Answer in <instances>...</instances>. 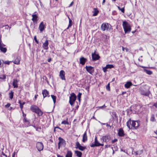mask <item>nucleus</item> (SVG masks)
Returning a JSON list of instances; mask_svg holds the SVG:
<instances>
[{
    "mask_svg": "<svg viewBox=\"0 0 157 157\" xmlns=\"http://www.w3.org/2000/svg\"><path fill=\"white\" fill-rule=\"evenodd\" d=\"M35 113H36L39 116H41L43 114V112L39 108L36 110Z\"/></svg>",
    "mask_w": 157,
    "mask_h": 157,
    "instance_id": "nucleus-18",
    "label": "nucleus"
},
{
    "mask_svg": "<svg viewBox=\"0 0 157 157\" xmlns=\"http://www.w3.org/2000/svg\"><path fill=\"white\" fill-rule=\"evenodd\" d=\"M132 85V83L131 82H128L124 85V87L127 88H130V86Z\"/></svg>",
    "mask_w": 157,
    "mask_h": 157,
    "instance_id": "nucleus-21",
    "label": "nucleus"
},
{
    "mask_svg": "<svg viewBox=\"0 0 157 157\" xmlns=\"http://www.w3.org/2000/svg\"><path fill=\"white\" fill-rule=\"evenodd\" d=\"M57 128H58V129H61V128L59 127H55L54 128V132H55L56 131V129H57Z\"/></svg>",
    "mask_w": 157,
    "mask_h": 157,
    "instance_id": "nucleus-51",
    "label": "nucleus"
},
{
    "mask_svg": "<svg viewBox=\"0 0 157 157\" xmlns=\"http://www.w3.org/2000/svg\"><path fill=\"white\" fill-rule=\"evenodd\" d=\"M38 96V95H35V97H34V98H35V99H36V98H37V97Z\"/></svg>",
    "mask_w": 157,
    "mask_h": 157,
    "instance_id": "nucleus-62",
    "label": "nucleus"
},
{
    "mask_svg": "<svg viewBox=\"0 0 157 157\" xmlns=\"http://www.w3.org/2000/svg\"><path fill=\"white\" fill-rule=\"evenodd\" d=\"M106 107V106L105 105H104L102 106L98 107V108L100 109H102L103 108H105Z\"/></svg>",
    "mask_w": 157,
    "mask_h": 157,
    "instance_id": "nucleus-48",
    "label": "nucleus"
},
{
    "mask_svg": "<svg viewBox=\"0 0 157 157\" xmlns=\"http://www.w3.org/2000/svg\"><path fill=\"white\" fill-rule=\"evenodd\" d=\"M111 27V25L107 23H104L101 25V28L103 31H109Z\"/></svg>",
    "mask_w": 157,
    "mask_h": 157,
    "instance_id": "nucleus-3",
    "label": "nucleus"
},
{
    "mask_svg": "<svg viewBox=\"0 0 157 157\" xmlns=\"http://www.w3.org/2000/svg\"><path fill=\"white\" fill-rule=\"evenodd\" d=\"M2 155L3 156L6 155V154H4L3 152H2Z\"/></svg>",
    "mask_w": 157,
    "mask_h": 157,
    "instance_id": "nucleus-63",
    "label": "nucleus"
},
{
    "mask_svg": "<svg viewBox=\"0 0 157 157\" xmlns=\"http://www.w3.org/2000/svg\"><path fill=\"white\" fill-rule=\"evenodd\" d=\"M59 142L58 143V149L60 148V146L64 145L65 143V140L60 137H59L58 138Z\"/></svg>",
    "mask_w": 157,
    "mask_h": 157,
    "instance_id": "nucleus-9",
    "label": "nucleus"
},
{
    "mask_svg": "<svg viewBox=\"0 0 157 157\" xmlns=\"http://www.w3.org/2000/svg\"><path fill=\"white\" fill-rule=\"evenodd\" d=\"M117 7H118V9H119V10H121L122 13H124V8H121L119 6H117Z\"/></svg>",
    "mask_w": 157,
    "mask_h": 157,
    "instance_id": "nucleus-37",
    "label": "nucleus"
},
{
    "mask_svg": "<svg viewBox=\"0 0 157 157\" xmlns=\"http://www.w3.org/2000/svg\"><path fill=\"white\" fill-rule=\"evenodd\" d=\"M36 147L37 150L39 151H40L42 150L44 148V146L43 144L41 142H38L36 143Z\"/></svg>",
    "mask_w": 157,
    "mask_h": 157,
    "instance_id": "nucleus-8",
    "label": "nucleus"
},
{
    "mask_svg": "<svg viewBox=\"0 0 157 157\" xmlns=\"http://www.w3.org/2000/svg\"><path fill=\"white\" fill-rule=\"evenodd\" d=\"M106 67L108 69H111L114 67V66L112 64H107L106 66Z\"/></svg>",
    "mask_w": 157,
    "mask_h": 157,
    "instance_id": "nucleus-32",
    "label": "nucleus"
},
{
    "mask_svg": "<svg viewBox=\"0 0 157 157\" xmlns=\"http://www.w3.org/2000/svg\"><path fill=\"white\" fill-rule=\"evenodd\" d=\"M48 40H46L45 42L43 44V47L44 49L47 50L48 49Z\"/></svg>",
    "mask_w": 157,
    "mask_h": 157,
    "instance_id": "nucleus-16",
    "label": "nucleus"
},
{
    "mask_svg": "<svg viewBox=\"0 0 157 157\" xmlns=\"http://www.w3.org/2000/svg\"><path fill=\"white\" fill-rule=\"evenodd\" d=\"M15 152H14V153H13V154L12 155V157H15Z\"/></svg>",
    "mask_w": 157,
    "mask_h": 157,
    "instance_id": "nucleus-57",
    "label": "nucleus"
},
{
    "mask_svg": "<svg viewBox=\"0 0 157 157\" xmlns=\"http://www.w3.org/2000/svg\"><path fill=\"white\" fill-rule=\"evenodd\" d=\"M18 81L17 79H14L13 82V86L14 88H17L18 87V85L17 83Z\"/></svg>",
    "mask_w": 157,
    "mask_h": 157,
    "instance_id": "nucleus-22",
    "label": "nucleus"
},
{
    "mask_svg": "<svg viewBox=\"0 0 157 157\" xmlns=\"http://www.w3.org/2000/svg\"><path fill=\"white\" fill-rule=\"evenodd\" d=\"M1 47H3L5 46V45L2 43L1 39L0 38V48H1Z\"/></svg>",
    "mask_w": 157,
    "mask_h": 157,
    "instance_id": "nucleus-40",
    "label": "nucleus"
},
{
    "mask_svg": "<svg viewBox=\"0 0 157 157\" xmlns=\"http://www.w3.org/2000/svg\"><path fill=\"white\" fill-rule=\"evenodd\" d=\"M57 157H63L62 156H61L59 155V154H57Z\"/></svg>",
    "mask_w": 157,
    "mask_h": 157,
    "instance_id": "nucleus-58",
    "label": "nucleus"
},
{
    "mask_svg": "<svg viewBox=\"0 0 157 157\" xmlns=\"http://www.w3.org/2000/svg\"><path fill=\"white\" fill-rule=\"evenodd\" d=\"M118 134V136H120L122 137L124 136V134L122 128H121L119 129Z\"/></svg>",
    "mask_w": 157,
    "mask_h": 157,
    "instance_id": "nucleus-14",
    "label": "nucleus"
},
{
    "mask_svg": "<svg viewBox=\"0 0 157 157\" xmlns=\"http://www.w3.org/2000/svg\"><path fill=\"white\" fill-rule=\"evenodd\" d=\"M105 125H106V126H109V127H110V128H111V126L109 125V124H107V123H105Z\"/></svg>",
    "mask_w": 157,
    "mask_h": 157,
    "instance_id": "nucleus-56",
    "label": "nucleus"
},
{
    "mask_svg": "<svg viewBox=\"0 0 157 157\" xmlns=\"http://www.w3.org/2000/svg\"><path fill=\"white\" fill-rule=\"evenodd\" d=\"M122 50L123 51H124V49H125V48H124L123 47H122Z\"/></svg>",
    "mask_w": 157,
    "mask_h": 157,
    "instance_id": "nucleus-61",
    "label": "nucleus"
},
{
    "mask_svg": "<svg viewBox=\"0 0 157 157\" xmlns=\"http://www.w3.org/2000/svg\"><path fill=\"white\" fill-rule=\"evenodd\" d=\"M13 92L11 91L9 94V97L11 99H12L13 98Z\"/></svg>",
    "mask_w": 157,
    "mask_h": 157,
    "instance_id": "nucleus-36",
    "label": "nucleus"
},
{
    "mask_svg": "<svg viewBox=\"0 0 157 157\" xmlns=\"http://www.w3.org/2000/svg\"><path fill=\"white\" fill-rule=\"evenodd\" d=\"M76 148L77 149H78L79 150L82 151H83L84 149L86 148L85 147H83L80 145V144L78 142H77L76 143Z\"/></svg>",
    "mask_w": 157,
    "mask_h": 157,
    "instance_id": "nucleus-12",
    "label": "nucleus"
},
{
    "mask_svg": "<svg viewBox=\"0 0 157 157\" xmlns=\"http://www.w3.org/2000/svg\"><path fill=\"white\" fill-rule=\"evenodd\" d=\"M26 115L25 114H24V113L23 112V116L24 117V118L25 117V118L26 117Z\"/></svg>",
    "mask_w": 157,
    "mask_h": 157,
    "instance_id": "nucleus-60",
    "label": "nucleus"
},
{
    "mask_svg": "<svg viewBox=\"0 0 157 157\" xmlns=\"http://www.w3.org/2000/svg\"><path fill=\"white\" fill-rule=\"evenodd\" d=\"M154 105L157 108V102Z\"/></svg>",
    "mask_w": 157,
    "mask_h": 157,
    "instance_id": "nucleus-59",
    "label": "nucleus"
},
{
    "mask_svg": "<svg viewBox=\"0 0 157 157\" xmlns=\"http://www.w3.org/2000/svg\"><path fill=\"white\" fill-rule=\"evenodd\" d=\"M107 68L106 66L102 68V70L104 72H105L107 71Z\"/></svg>",
    "mask_w": 157,
    "mask_h": 157,
    "instance_id": "nucleus-43",
    "label": "nucleus"
},
{
    "mask_svg": "<svg viewBox=\"0 0 157 157\" xmlns=\"http://www.w3.org/2000/svg\"><path fill=\"white\" fill-rule=\"evenodd\" d=\"M6 77L5 75H2L0 77V82H2L6 79Z\"/></svg>",
    "mask_w": 157,
    "mask_h": 157,
    "instance_id": "nucleus-28",
    "label": "nucleus"
},
{
    "mask_svg": "<svg viewBox=\"0 0 157 157\" xmlns=\"http://www.w3.org/2000/svg\"><path fill=\"white\" fill-rule=\"evenodd\" d=\"M106 89L108 90H110L109 83L106 86Z\"/></svg>",
    "mask_w": 157,
    "mask_h": 157,
    "instance_id": "nucleus-42",
    "label": "nucleus"
},
{
    "mask_svg": "<svg viewBox=\"0 0 157 157\" xmlns=\"http://www.w3.org/2000/svg\"><path fill=\"white\" fill-rule=\"evenodd\" d=\"M10 105V103H8L6 105H5L6 107L8 108L9 107Z\"/></svg>",
    "mask_w": 157,
    "mask_h": 157,
    "instance_id": "nucleus-50",
    "label": "nucleus"
},
{
    "mask_svg": "<svg viewBox=\"0 0 157 157\" xmlns=\"http://www.w3.org/2000/svg\"><path fill=\"white\" fill-rule=\"evenodd\" d=\"M20 58L19 57H17L14 61L13 62L15 64H18L20 63Z\"/></svg>",
    "mask_w": 157,
    "mask_h": 157,
    "instance_id": "nucleus-23",
    "label": "nucleus"
},
{
    "mask_svg": "<svg viewBox=\"0 0 157 157\" xmlns=\"http://www.w3.org/2000/svg\"><path fill=\"white\" fill-rule=\"evenodd\" d=\"M122 25L125 33H128L131 31L130 26L129 23L126 21H124Z\"/></svg>",
    "mask_w": 157,
    "mask_h": 157,
    "instance_id": "nucleus-2",
    "label": "nucleus"
},
{
    "mask_svg": "<svg viewBox=\"0 0 157 157\" xmlns=\"http://www.w3.org/2000/svg\"><path fill=\"white\" fill-rule=\"evenodd\" d=\"M68 18L69 20V25L68 26V27L67 29H68L70 27H71V26H72V21L70 19V17H68Z\"/></svg>",
    "mask_w": 157,
    "mask_h": 157,
    "instance_id": "nucleus-30",
    "label": "nucleus"
},
{
    "mask_svg": "<svg viewBox=\"0 0 157 157\" xmlns=\"http://www.w3.org/2000/svg\"><path fill=\"white\" fill-rule=\"evenodd\" d=\"M73 4V2H72L71 4H70L69 6H68L69 7H71L72 6Z\"/></svg>",
    "mask_w": 157,
    "mask_h": 157,
    "instance_id": "nucleus-54",
    "label": "nucleus"
},
{
    "mask_svg": "<svg viewBox=\"0 0 157 157\" xmlns=\"http://www.w3.org/2000/svg\"><path fill=\"white\" fill-rule=\"evenodd\" d=\"M0 50L2 51V52L5 53L6 52L7 49L5 47H1V48H0Z\"/></svg>",
    "mask_w": 157,
    "mask_h": 157,
    "instance_id": "nucleus-31",
    "label": "nucleus"
},
{
    "mask_svg": "<svg viewBox=\"0 0 157 157\" xmlns=\"http://www.w3.org/2000/svg\"><path fill=\"white\" fill-rule=\"evenodd\" d=\"M76 99V96L75 94L73 93L70 94L69 97V103L71 105H72L74 103Z\"/></svg>",
    "mask_w": 157,
    "mask_h": 157,
    "instance_id": "nucleus-4",
    "label": "nucleus"
},
{
    "mask_svg": "<svg viewBox=\"0 0 157 157\" xmlns=\"http://www.w3.org/2000/svg\"><path fill=\"white\" fill-rule=\"evenodd\" d=\"M23 121L24 122H29V121L27 119L26 117L25 118V117L23 119Z\"/></svg>",
    "mask_w": 157,
    "mask_h": 157,
    "instance_id": "nucleus-49",
    "label": "nucleus"
},
{
    "mask_svg": "<svg viewBox=\"0 0 157 157\" xmlns=\"http://www.w3.org/2000/svg\"><path fill=\"white\" fill-rule=\"evenodd\" d=\"M61 124H68V122L66 121H63L62 122Z\"/></svg>",
    "mask_w": 157,
    "mask_h": 157,
    "instance_id": "nucleus-46",
    "label": "nucleus"
},
{
    "mask_svg": "<svg viewBox=\"0 0 157 157\" xmlns=\"http://www.w3.org/2000/svg\"><path fill=\"white\" fill-rule=\"evenodd\" d=\"M39 2H40V5L41 6V7H43V6L42 4V3L41 2V1L39 0Z\"/></svg>",
    "mask_w": 157,
    "mask_h": 157,
    "instance_id": "nucleus-52",
    "label": "nucleus"
},
{
    "mask_svg": "<svg viewBox=\"0 0 157 157\" xmlns=\"http://www.w3.org/2000/svg\"><path fill=\"white\" fill-rule=\"evenodd\" d=\"M87 140V136L86 135V132H85L83 136V138H82V141L83 142H85L86 140Z\"/></svg>",
    "mask_w": 157,
    "mask_h": 157,
    "instance_id": "nucleus-24",
    "label": "nucleus"
},
{
    "mask_svg": "<svg viewBox=\"0 0 157 157\" xmlns=\"http://www.w3.org/2000/svg\"><path fill=\"white\" fill-rule=\"evenodd\" d=\"M52 60V59L51 58H49L48 60V62H51V61Z\"/></svg>",
    "mask_w": 157,
    "mask_h": 157,
    "instance_id": "nucleus-55",
    "label": "nucleus"
},
{
    "mask_svg": "<svg viewBox=\"0 0 157 157\" xmlns=\"http://www.w3.org/2000/svg\"><path fill=\"white\" fill-rule=\"evenodd\" d=\"M114 80H115V78H113L112 79V82H113V81H114Z\"/></svg>",
    "mask_w": 157,
    "mask_h": 157,
    "instance_id": "nucleus-64",
    "label": "nucleus"
},
{
    "mask_svg": "<svg viewBox=\"0 0 157 157\" xmlns=\"http://www.w3.org/2000/svg\"><path fill=\"white\" fill-rule=\"evenodd\" d=\"M19 103L20 104V107L21 109H22L23 108V105L25 104V102H23L22 103L21 102V101H20L19 102Z\"/></svg>",
    "mask_w": 157,
    "mask_h": 157,
    "instance_id": "nucleus-35",
    "label": "nucleus"
},
{
    "mask_svg": "<svg viewBox=\"0 0 157 157\" xmlns=\"http://www.w3.org/2000/svg\"><path fill=\"white\" fill-rule=\"evenodd\" d=\"M45 28V25L44 24V22L43 21L41 22L39 25L38 28L39 30L40 31V32H42L44 29Z\"/></svg>",
    "mask_w": 157,
    "mask_h": 157,
    "instance_id": "nucleus-11",
    "label": "nucleus"
},
{
    "mask_svg": "<svg viewBox=\"0 0 157 157\" xmlns=\"http://www.w3.org/2000/svg\"><path fill=\"white\" fill-rule=\"evenodd\" d=\"M141 94L143 95L146 96H148L149 94V92L148 91H142Z\"/></svg>",
    "mask_w": 157,
    "mask_h": 157,
    "instance_id": "nucleus-29",
    "label": "nucleus"
},
{
    "mask_svg": "<svg viewBox=\"0 0 157 157\" xmlns=\"http://www.w3.org/2000/svg\"><path fill=\"white\" fill-rule=\"evenodd\" d=\"M86 61V59L84 57H81L80 58V63L82 65H84Z\"/></svg>",
    "mask_w": 157,
    "mask_h": 157,
    "instance_id": "nucleus-15",
    "label": "nucleus"
},
{
    "mask_svg": "<svg viewBox=\"0 0 157 157\" xmlns=\"http://www.w3.org/2000/svg\"><path fill=\"white\" fill-rule=\"evenodd\" d=\"M118 140L117 139H114V140H112V143H114L115 142H116Z\"/></svg>",
    "mask_w": 157,
    "mask_h": 157,
    "instance_id": "nucleus-47",
    "label": "nucleus"
},
{
    "mask_svg": "<svg viewBox=\"0 0 157 157\" xmlns=\"http://www.w3.org/2000/svg\"><path fill=\"white\" fill-rule=\"evenodd\" d=\"M136 155H140L141 154V153H140L139 152L137 151L135 152Z\"/></svg>",
    "mask_w": 157,
    "mask_h": 157,
    "instance_id": "nucleus-53",
    "label": "nucleus"
},
{
    "mask_svg": "<svg viewBox=\"0 0 157 157\" xmlns=\"http://www.w3.org/2000/svg\"><path fill=\"white\" fill-rule=\"evenodd\" d=\"M42 94L43 95L44 98L48 96L49 92L46 90H44L42 91Z\"/></svg>",
    "mask_w": 157,
    "mask_h": 157,
    "instance_id": "nucleus-17",
    "label": "nucleus"
},
{
    "mask_svg": "<svg viewBox=\"0 0 157 157\" xmlns=\"http://www.w3.org/2000/svg\"><path fill=\"white\" fill-rule=\"evenodd\" d=\"M33 17L32 20L34 22H36L37 20L38 16L36 14H33L32 15Z\"/></svg>",
    "mask_w": 157,
    "mask_h": 157,
    "instance_id": "nucleus-20",
    "label": "nucleus"
},
{
    "mask_svg": "<svg viewBox=\"0 0 157 157\" xmlns=\"http://www.w3.org/2000/svg\"><path fill=\"white\" fill-rule=\"evenodd\" d=\"M129 122H127V126L129 129H136L140 125L139 122L138 121H132V125H128Z\"/></svg>",
    "mask_w": 157,
    "mask_h": 157,
    "instance_id": "nucleus-1",
    "label": "nucleus"
},
{
    "mask_svg": "<svg viewBox=\"0 0 157 157\" xmlns=\"http://www.w3.org/2000/svg\"><path fill=\"white\" fill-rule=\"evenodd\" d=\"M82 94L81 93L79 92L78 93V96H77L78 99L79 100V101H80V98H81V96Z\"/></svg>",
    "mask_w": 157,
    "mask_h": 157,
    "instance_id": "nucleus-39",
    "label": "nucleus"
},
{
    "mask_svg": "<svg viewBox=\"0 0 157 157\" xmlns=\"http://www.w3.org/2000/svg\"><path fill=\"white\" fill-rule=\"evenodd\" d=\"M59 76L60 78L63 80H65V72L63 70H61L59 72Z\"/></svg>",
    "mask_w": 157,
    "mask_h": 157,
    "instance_id": "nucleus-13",
    "label": "nucleus"
},
{
    "mask_svg": "<svg viewBox=\"0 0 157 157\" xmlns=\"http://www.w3.org/2000/svg\"><path fill=\"white\" fill-rule=\"evenodd\" d=\"M85 68L87 71L91 75H92L94 72V68L91 66H86Z\"/></svg>",
    "mask_w": 157,
    "mask_h": 157,
    "instance_id": "nucleus-7",
    "label": "nucleus"
},
{
    "mask_svg": "<svg viewBox=\"0 0 157 157\" xmlns=\"http://www.w3.org/2000/svg\"><path fill=\"white\" fill-rule=\"evenodd\" d=\"M34 40H35V42H36V43L37 44H38L39 43V42L37 40L36 36H34Z\"/></svg>",
    "mask_w": 157,
    "mask_h": 157,
    "instance_id": "nucleus-44",
    "label": "nucleus"
},
{
    "mask_svg": "<svg viewBox=\"0 0 157 157\" xmlns=\"http://www.w3.org/2000/svg\"><path fill=\"white\" fill-rule=\"evenodd\" d=\"M51 97L53 100V101L54 104H55L56 102V96L54 95H51Z\"/></svg>",
    "mask_w": 157,
    "mask_h": 157,
    "instance_id": "nucleus-34",
    "label": "nucleus"
},
{
    "mask_svg": "<svg viewBox=\"0 0 157 157\" xmlns=\"http://www.w3.org/2000/svg\"><path fill=\"white\" fill-rule=\"evenodd\" d=\"M38 108H39L36 106L33 105L31 106L30 109L33 112H35L36 110H37V109Z\"/></svg>",
    "mask_w": 157,
    "mask_h": 157,
    "instance_id": "nucleus-19",
    "label": "nucleus"
},
{
    "mask_svg": "<svg viewBox=\"0 0 157 157\" xmlns=\"http://www.w3.org/2000/svg\"><path fill=\"white\" fill-rule=\"evenodd\" d=\"M127 122H129L128 125H132V121L131 120V119H130L129 120H128Z\"/></svg>",
    "mask_w": 157,
    "mask_h": 157,
    "instance_id": "nucleus-45",
    "label": "nucleus"
},
{
    "mask_svg": "<svg viewBox=\"0 0 157 157\" xmlns=\"http://www.w3.org/2000/svg\"><path fill=\"white\" fill-rule=\"evenodd\" d=\"M150 121L152 122H155L156 121L154 115H152L150 118Z\"/></svg>",
    "mask_w": 157,
    "mask_h": 157,
    "instance_id": "nucleus-33",
    "label": "nucleus"
},
{
    "mask_svg": "<svg viewBox=\"0 0 157 157\" xmlns=\"http://www.w3.org/2000/svg\"><path fill=\"white\" fill-rule=\"evenodd\" d=\"M104 145L103 144H100L98 142L97 140V137L95 136L94 143L90 145V146L92 147H98L100 146H103Z\"/></svg>",
    "mask_w": 157,
    "mask_h": 157,
    "instance_id": "nucleus-5",
    "label": "nucleus"
},
{
    "mask_svg": "<svg viewBox=\"0 0 157 157\" xmlns=\"http://www.w3.org/2000/svg\"><path fill=\"white\" fill-rule=\"evenodd\" d=\"M11 62L12 61H3V62L5 64H7L8 65H9L10 64V62Z\"/></svg>",
    "mask_w": 157,
    "mask_h": 157,
    "instance_id": "nucleus-41",
    "label": "nucleus"
},
{
    "mask_svg": "<svg viewBox=\"0 0 157 157\" xmlns=\"http://www.w3.org/2000/svg\"><path fill=\"white\" fill-rule=\"evenodd\" d=\"M98 11L97 10V9L96 8H94V11H93V16H96L98 14Z\"/></svg>",
    "mask_w": 157,
    "mask_h": 157,
    "instance_id": "nucleus-27",
    "label": "nucleus"
},
{
    "mask_svg": "<svg viewBox=\"0 0 157 157\" xmlns=\"http://www.w3.org/2000/svg\"><path fill=\"white\" fill-rule=\"evenodd\" d=\"M75 153L78 157H81L82 155V153L81 151H75Z\"/></svg>",
    "mask_w": 157,
    "mask_h": 157,
    "instance_id": "nucleus-25",
    "label": "nucleus"
},
{
    "mask_svg": "<svg viewBox=\"0 0 157 157\" xmlns=\"http://www.w3.org/2000/svg\"><path fill=\"white\" fill-rule=\"evenodd\" d=\"M146 72L147 74L149 75H151L152 73L151 71L149 70H146Z\"/></svg>",
    "mask_w": 157,
    "mask_h": 157,
    "instance_id": "nucleus-38",
    "label": "nucleus"
},
{
    "mask_svg": "<svg viewBox=\"0 0 157 157\" xmlns=\"http://www.w3.org/2000/svg\"><path fill=\"white\" fill-rule=\"evenodd\" d=\"M72 154L71 151H68L65 157H72Z\"/></svg>",
    "mask_w": 157,
    "mask_h": 157,
    "instance_id": "nucleus-26",
    "label": "nucleus"
},
{
    "mask_svg": "<svg viewBox=\"0 0 157 157\" xmlns=\"http://www.w3.org/2000/svg\"><path fill=\"white\" fill-rule=\"evenodd\" d=\"M96 51H95L94 53L92 54V57L93 61H95L98 60L100 58V56L98 54L95 53Z\"/></svg>",
    "mask_w": 157,
    "mask_h": 157,
    "instance_id": "nucleus-10",
    "label": "nucleus"
},
{
    "mask_svg": "<svg viewBox=\"0 0 157 157\" xmlns=\"http://www.w3.org/2000/svg\"><path fill=\"white\" fill-rule=\"evenodd\" d=\"M110 139V136L109 135L106 134L105 136H103L101 139V140L102 142H108L109 141Z\"/></svg>",
    "mask_w": 157,
    "mask_h": 157,
    "instance_id": "nucleus-6",
    "label": "nucleus"
}]
</instances>
